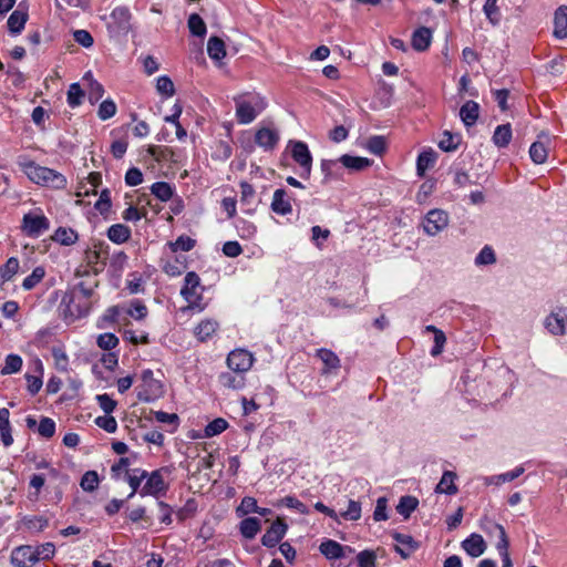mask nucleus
<instances>
[{
  "mask_svg": "<svg viewBox=\"0 0 567 567\" xmlns=\"http://www.w3.org/2000/svg\"><path fill=\"white\" fill-rule=\"evenodd\" d=\"M195 239L189 236L182 235L175 241H169L167 245L172 252L189 251L195 247Z\"/></svg>",
  "mask_w": 567,
  "mask_h": 567,
  "instance_id": "obj_43",
  "label": "nucleus"
},
{
  "mask_svg": "<svg viewBox=\"0 0 567 567\" xmlns=\"http://www.w3.org/2000/svg\"><path fill=\"white\" fill-rule=\"evenodd\" d=\"M280 140L279 131L270 126H261L255 133V143L264 151H272Z\"/></svg>",
  "mask_w": 567,
  "mask_h": 567,
  "instance_id": "obj_10",
  "label": "nucleus"
},
{
  "mask_svg": "<svg viewBox=\"0 0 567 567\" xmlns=\"http://www.w3.org/2000/svg\"><path fill=\"white\" fill-rule=\"evenodd\" d=\"M95 424L106 431L107 433H114L117 430V422L111 415L97 416L95 419Z\"/></svg>",
  "mask_w": 567,
  "mask_h": 567,
  "instance_id": "obj_64",
  "label": "nucleus"
},
{
  "mask_svg": "<svg viewBox=\"0 0 567 567\" xmlns=\"http://www.w3.org/2000/svg\"><path fill=\"white\" fill-rule=\"evenodd\" d=\"M388 518V499L386 497H379L377 499L375 508L373 512V519L375 522H383L386 520Z\"/></svg>",
  "mask_w": 567,
  "mask_h": 567,
  "instance_id": "obj_63",
  "label": "nucleus"
},
{
  "mask_svg": "<svg viewBox=\"0 0 567 567\" xmlns=\"http://www.w3.org/2000/svg\"><path fill=\"white\" fill-rule=\"evenodd\" d=\"M483 11L487 20L493 24L497 25L501 21V11L497 6V0H486L483 7Z\"/></svg>",
  "mask_w": 567,
  "mask_h": 567,
  "instance_id": "obj_49",
  "label": "nucleus"
},
{
  "mask_svg": "<svg viewBox=\"0 0 567 567\" xmlns=\"http://www.w3.org/2000/svg\"><path fill=\"white\" fill-rule=\"evenodd\" d=\"M457 475L453 471H444L440 482L435 487V493L445 495H455L458 488L455 484Z\"/></svg>",
  "mask_w": 567,
  "mask_h": 567,
  "instance_id": "obj_17",
  "label": "nucleus"
},
{
  "mask_svg": "<svg viewBox=\"0 0 567 567\" xmlns=\"http://www.w3.org/2000/svg\"><path fill=\"white\" fill-rule=\"evenodd\" d=\"M37 557L33 546L24 545L13 549L11 563L14 567H34L38 563Z\"/></svg>",
  "mask_w": 567,
  "mask_h": 567,
  "instance_id": "obj_12",
  "label": "nucleus"
},
{
  "mask_svg": "<svg viewBox=\"0 0 567 567\" xmlns=\"http://www.w3.org/2000/svg\"><path fill=\"white\" fill-rule=\"evenodd\" d=\"M35 555L38 556V563L40 560H47L54 556L55 546L52 543H44L37 547H33Z\"/></svg>",
  "mask_w": 567,
  "mask_h": 567,
  "instance_id": "obj_62",
  "label": "nucleus"
},
{
  "mask_svg": "<svg viewBox=\"0 0 567 567\" xmlns=\"http://www.w3.org/2000/svg\"><path fill=\"white\" fill-rule=\"evenodd\" d=\"M207 53L214 61H221L226 56L225 42L218 37H210L207 42Z\"/></svg>",
  "mask_w": 567,
  "mask_h": 567,
  "instance_id": "obj_29",
  "label": "nucleus"
},
{
  "mask_svg": "<svg viewBox=\"0 0 567 567\" xmlns=\"http://www.w3.org/2000/svg\"><path fill=\"white\" fill-rule=\"evenodd\" d=\"M261 529L258 517H246L239 523V533L246 539H254Z\"/></svg>",
  "mask_w": 567,
  "mask_h": 567,
  "instance_id": "obj_25",
  "label": "nucleus"
},
{
  "mask_svg": "<svg viewBox=\"0 0 567 567\" xmlns=\"http://www.w3.org/2000/svg\"><path fill=\"white\" fill-rule=\"evenodd\" d=\"M365 148L374 154L381 156L386 150V140L381 135H373L368 138Z\"/></svg>",
  "mask_w": 567,
  "mask_h": 567,
  "instance_id": "obj_41",
  "label": "nucleus"
},
{
  "mask_svg": "<svg viewBox=\"0 0 567 567\" xmlns=\"http://www.w3.org/2000/svg\"><path fill=\"white\" fill-rule=\"evenodd\" d=\"M462 548L468 556L476 558L485 553L486 544L482 535L473 533L462 542Z\"/></svg>",
  "mask_w": 567,
  "mask_h": 567,
  "instance_id": "obj_14",
  "label": "nucleus"
},
{
  "mask_svg": "<svg viewBox=\"0 0 567 567\" xmlns=\"http://www.w3.org/2000/svg\"><path fill=\"white\" fill-rule=\"evenodd\" d=\"M450 217L447 212L439 208L431 209L422 219L423 231L431 237L441 234L447 228Z\"/></svg>",
  "mask_w": 567,
  "mask_h": 567,
  "instance_id": "obj_8",
  "label": "nucleus"
},
{
  "mask_svg": "<svg viewBox=\"0 0 567 567\" xmlns=\"http://www.w3.org/2000/svg\"><path fill=\"white\" fill-rule=\"evenodd\" d=\"M53 239L64 246L73 245L78 240V234L71 228L59 227Z\"/></svg>",
  "mask_w": 567,
  "mask_h": 567,
  "instance_id": "obj_40",
  "label": "nucleus"
},
{
  "mask_svg": "<svg viewBox=\"0 0 567 567\" xmlns=\"http://www.w3.org/2000/svg\"><path fill=\"white\" fill-rule=\"evenodd\" d=\"M228 427V422L223 417H217L209 422L204 430L205 437L219 435Z\"/></svg>",
  "mask_w": 567,
  "mask_h": 567,
  "instance_id": "obj_48",
  "label": "nucleus"
},
{
  "mask_svg": "<svg viewBox=\"0 0 567 567\" xmlns=\"http://www.w3.org/2000/svg\"><path fill=\"white\" fill-rule=\"evenodd\" d=\"M254 363V355L245 349H235L227 357V365L233 372L246 373Z\"/></svg>",
  "mask_w": 567,
  "mask_h": 567,
  "instance_id": "obj_9",
  "label": "nucleus"
},
{
  "mask_svg": "<svg viewBox=\"0 0 567 567\" xmlns=\"http://www.w3.org/2000/svg\"><path fill=\"white\" fill-rule=\"evenodd\" d=\"M116 110H117V107L113 100H111V99L104 100L99 106L97 116L102 121L109 120L116 114Z\"/></svg>",
  "mask_w": 567,
  "mask_h": 567,
  "instance_id": "obj_58",
  "label": "nucleus"
},
{
  "mask_svg": "<svg viewBox=\"0 0 567 567\" xmlns=\"http://www.w3.org/2000/svg\"><path fill=\"white\" fill-rule=\"evenodd\" d=\"M109 239L117 245L124 244L131 237V229L123 224H114L107 229Z\"/></svg>",
  "mask_w": 567,
  "mask_h": 567,
  "instance_id": "obj_28",
  "label": "nucleus"
},
{
  "mask_svg": "<svg viewBox=\"0 0 567 567\" xmlns=\"http://www.w3.org/2000/svg\"><path fill=\"white\" fill-rule=\"evenodd\" d=\"M236 116L239 123L249 124L256 118L257 113L250 103L243 102L237 105Z\"/></svg>",
  "mask_w": 567,
  "mask_h": 567,
  "instance_id": "obj_37",
  "label": "nucleus"
},
{
  "mask_svg": "<svg viewBox=\"0 0 567 567\" xmlns=\"http://www.w3.org/2000/svg\"><path fill=\"white\" fill-rule=\"evenodd\" d=\"M339 162L343 167L348 168L350 173L361 172L363 168L371 165V161L367 157L351 156L348 154L342 155Z\"/></svg>",
  "mask_w": 567,
  "mask_h": 567,
  "instance_id": "obj_26",
  "label": "nucleus"
},
{
  "mask_svg": "<svg viewBox=\"0 0 567 567\" xmlns=\"http://www.w3.org/2000/svg\"><path fill=\"white\" fill-rule=\"evenodd\" d=\"M140 161L157 177L175 176L184 166V154L168 146L150 145L140 151Z\"/></svg>",
  "mask_w": 567,
  "mask_h": 567,
  "instance_id": "obj_1",
  "label": "nucleus"
},
{
  "mask_svg": "<svg viewBox=\"0 0 567 567\" xmlns=\"http://www.w3.org/2000/svg\"><path fill=\"white\" fill-rule=\"evenodd\" d=\"M435 189V179H426L416 194V202L423 204L432 195Z\"/></svg>",
  "mask_w": 567,
  "mask_h": 567,
  "instance_id": "obj_59",
  "label": "nucleus"
},
{
  "mask_svg": "<svg viewBox=\"0 0 567 567\" xmlns=\"http://www.w3.org/2000/svg\"><path fill=\"white\" fill-rule=\"evenodd\" d=\"M529 156L536 164H543L548 156L547 147L540 142H534L529 147Z\"/></svg>",
  "mask_w": 567,
  "mask_h": 567,
  "instance_id": "obj_51",
  "label": "nucleus"
},
{
  "mask_svg": "<svg viewBox=\"0 0 567 567\" xmlns=\"http://www.w3.org/2000/svg\"><path fill=\"white\" fill-rule=\"evenodd\" d=\"M45 276V269L42 266L35 267L32 272L24 278L22 281V288L24 290L33 289L38 284L42 281Z\"/></svg>",
  "mask_w": 567,
  "mask_h": 567,
  "instance_id": "obj_46",
  "label": "nucleus"
},
{
  "mask_svg": "<svg viewBox=\"0 0 567 567\" xmlns=\"http://www.w3.org/2000/svg\"><path fill=\"white\" fill-rule=\"evenodd\" d=\"M100 483L99 474L95 471H87L83 474L80 486L85 492H94Z\"/></svg>",
  "mask_w": 567,
  "mask_h": 567,
  "instance_id": "obj_52",
  "label": "nucleus"
},
{
  "mask_svg": "<svg viewBox=\"0 0 567 567\" xmlns=\"http://www.w3.org/2000/svg\"><path fill=\"white\" fill-rule=\"evenodd\" d=\"M554 35L557 39L567 38V6H560L555 11Z\"/></svg>",
  "mask_w": 567,
  "mask_h": 567,
  "instance_id": "obj_23",
  "label": "nucleus"
},
{
  "mask_svg": "<svg viewBox=\"0 0 567 567\" xmlns=\"http://www.w3.org/2000/svg\"><path fill=\"white\" fill-rule=\"evenodd\" d=\"M120 311L117 307H110L97 320V328L105 329L116 322Z\"/></svg>",
  "mask_w": 567,
  "mask_h": 567,
  "instance_id": "obj_56",
  "label": "nucleus"
},
{
  "mask_svg": "<svg viewBox=\"0 0 567 567\" xmlns=\"http://www.w3.org/2000/svg\"><path fill=\"white\" fill-rule=\"evenodd\" d=\"M544 327L554 337H563L567 332V307L556 306L544 318Z\"/></svg>",
  "mask_w": 567,
  "mask_h": 567,
  "instance_id": "obj_7",
  "label": "nucleus"
},
{
  "mask_svg": "<svg viewBox=\"0 0 567 567\" xmlns=\"http://www.w3.org/2000/svg\"><path fill=\"white\" fill-rule=\"evenodd\" d=\"M393 539L400 545L395 546V551L403 558H408L417 548V543L410 535L395 533Z\"/></svg>",
  "mask_w": 567,
  "mask_h": 567,
  "instance_id": "obj_18",
  "label": "nucleus"
},
{
  "mask_svg": "<svg viewBox=\"0 0 567 567\" xmlns=\"http://www.w3.org/2000/svg\"><path fill=\"white\" fill-rule=\"evenodd\" d=\"M359 567H375L377 555L373 550L364 549L357 555Z\"/></svg>",
  "mask_w": 567,
  "mask_h": 567,
  "instance_id": "obj_60",
  "label": "nucleus"
},
{
  "mask_svg": "<svg viewBox=\"0 0 567 567\" xmlns=\"http://www.w3.org/2000/svg\"><path fill=\"white\" fill-rule=\"evenodd\" d=\"M419 499L411 495L402 496L396 505V512L404 518H409L416 509Z\"/></svg>",
  "mask_w": 567,
  "mask_h": 567,
  "instance_id": "obj_34",
  "label": "nucleus"
},
{
  "mask_svg": "<svg viewBox=\"0 0 567 567\" xmlns=\"http://www.w3.org/2000/svg\"><path fill=\"white\" fill-rule=\"evenodd\" d=\"M460 116L465 126L474 125L480 116L478 103L472 100L466 101L460 110Z\"/></svg>",
  "mask_w": 567,
  "mask_h": 567,
  "instance_id": "obj_22",
  "label": "nucleus"
},
{
  "mask_svg": "<svg viewBox=\"0 0 567 567\" xmlns=\"http://www.w3.org/2000/svg\"><path fill=\"white\" fill-rule=\"evenodd\" d=\"M271 209L278 215H287L291 213V204L287 193L279 188L272 195Z\"/></svg>",
  "mask_w": 567,
  "mask_h": 567,
  "instance_id": "obj_19",
  "label": "nucleus"
},
{
  "mask_svg": "<svg viewBox=\"0 0 567 567\" xmlns=\"http://www.w3.org/2000/svg\"><path fill=\"white\" fill-rule=\"evenodd\" d=\"M288 525L280 518L276 519L261 537L262 546L272 548L285 537Z\"/></svg>",
  "mask_w": 567,
  "mask_h": 567,
  "instance_id": "obj_11",
  "label": "nucleus"
},
{
  "mask_svg": "<svg viewBox=\"0 0 567 567\" xmlns=\"http://www.w3.org/2000/svg\"><path fill=\"white\" fill-rule=\"evenodd\" d=\"M104 94V87L103 85L97 82L96 80L90 81V87L87 93V99L91 104L97 103Z\"/></svg>",
  "mask_w": 567,
  "mask_h": 567,
  "instance_id": "obj_61",
  "label": "nucleus"
},
{
  "mask_svg": "<svg viewBox=\"0 0 567 567\" xmlns=\"http://www.w3.org/2000/svg\"><path fill=\"white\" fill-rule=\"evenodd\" d=\"M137 389V398L142 402H153L164 395L163 383L154 378L151 369H145L141 373V384Z\"/></svg>",
  "mask_w": 567,
  "mask_h": 567,
  "instance_id": "obj_2",
  "label": "nucleus"
},
{
  "mask_svg": "<svg viewBox=\"0 0 567 567\" xmlns=\"http://www.w3.org/2000/svg\"><path fill=\"white\" fill-rule=\"evenodd\" d=\"M28 21V13L21 10H14L8 19V29L12 34H19L24 29Z\"/></svg>",
  "mask_w": 567,
  "mask_h": 567,
  "instance_id": "obj_30",
  "label": "nucleus"
},
{
  "mask_svg": "<svg viewBox=\"0 0 567 567\" xmlns=\"http://www.w3.org/2000/svg\"><path fill=\"white\" fill-rule=\"evenodd\" d=\"M316 357L323 363L322 374L337 373L340 369V359L333 351L321 348L317 350Z\"/></svg>",
  "mask_w": 567,
  "mask_h": 567,
  "instance_id": "obj_13",
  "label": "nucleus"
},
{
  "mask_svg": "<svg viewBox=\"0 0 567 567\" xmlns=\"http://www.w3.org/2000/svg\"><path fill=\"white\" fill-rule=\"evenodd\" d=\"M84 97V91L81 89L79 83H72L68 90V104L70 107L74 109L82 104V100Z\"/></svg>",
  "mask_w": 567,
  "mask_h": 567,
  "instance_id": "obj_50",
  "label": "nucleus"
},
{
  "mask_svg": "<svg viewBox=\"0 0 567 567\" xmlns=\"http://www.w3.org/2000/svg\"><path fill=\"white\" fill-rule=\"evenodd\" d=\"M287 150L295 164L299 167L301 176H309L312 169V155L308 145L302 141L290 140Z\"/></svg>",
  "mask_w": 567,
  "mask_h": 567,
  "instance_id": "obj_6",
  "label": "nucleus"
},
{
  "mask_svg": "<svg viewBox=\"0 0 567 567\" xmlns=\"http://www.w3.org/2000/svg\"><path fill=\"white\" fill-rule=\"evenodd\" d=\"M218 327H219V324L216 320L205 319V320H202L194 328V334L197 338V340L205 342L213 338V336L216 333Z\"/></svg>",
  "mask_w": 567,
  "mask_h": 567,
  "instance_id": "obj_20",
  "label": "nucleus"
},
{
  "mask_svg": "<svg viewBox=\"0 0 567 567\" xmlns=\"http://www.w3.org/2000/svg\"><path fill=\"white\" fill-rule=\"evenodd\" d=\"M20 262L16 257H10L6 264L0 267V287L12 279V277L18 272Z\"/></svg>",
  "mask_w": 567,
  "mask_h": 567,
  "instance_id": "obj_33",
  "label": "nucleus"
},
{
  "mask_svg": "<svg viewBox=\"0 0 567 567\" xmlns=\"http://www.w3.org/2000/svg\"><path fill=\"white\" fill-rule=\"evenodd\" d=\"M361 503L354 499H348V506L344 512H341L339 515V519L343 518L346 520H359L361 518Z\"/></svg>",
  "mask_w": 567,
  "mask_h": 567,
  "instance_id": "obj_47",
  "label": "nucleus"
},
{
  "mask_svg": "<svg viewBox=\"0 0 567 567\" xmlns=\"http://www.w3.org/2000/svg\"><path fill=\"white\" fill-rule=\"evenodd\" d=\"M187 24H188L189 32L195 37L203 38L207 32L205 21L197 13H192L189 16Z\"/></svg>",
  "mask_w": 567,
  "mask_h": 567,
  "instance_id": "obj_38",
  "label": "nucleus"
},
{
  "mask_svg": "<svg viewBox=\"0 0 567 567\" xmlns=\"http://www.w3.org/2000/svg\"><path fill=\"white\" fill-rule=\"evenodd\" d=\"M156 91L165 99L172 97L175 94V86L171 78L167 75L157 78Z\"/></svg>",
  "mask_w": 567,
  "mask_h": 567,
  "instance_id": "obj_45",
  "label": "nucleus"
},
{
  "mask_svg": "<svg viewBox=\"0 0 567 567\" xmlns=\"http://www.w3.org/2000/svg\"><path fill=\"white\" fill-rule=\"evenodd\" d=\"M37 431L41 436L50 439L55 433V422L51 417L42 416Z\"/></svg>",
  "mask_w": 567,
  "mask_h": 567,
  "instance_id": "obj_57",
  "label": "nucleus"
},
{
  "mask_svg": "<svg viewBox=\"0 0 567 567\" xmlns=\"http://www.w3.org/2000/svg\"><path fill=\"white\" fill-rule=\"evenodd\" d=\"M496 252L491 245H485L474 258V265L476 267L492 266L496 264Z\"/></svg>",
  "mask_w": 567,
  "mask_h": 567,
  "instance_id": "obj_32",
  "label": "nucleus"
},
{
  "mask_svg": "<svg viewBox=\"0 0 567 567\" xmlns=\"http://www.w3.org/2000/svg\"><path fill=\"white\" fill-rule=\"evenodd\" d=\"M118 342V338L112 332L101 333L96 339L97 347L106 351H111L116 348Z\"/></svg>",
  "mask_w": 567,
  "mask_h": 567,
  "instance_id": "obj_53",
  "label": "nucleus"
},
{
  "mask_svg": "<svg viewBox=\"0 0 567 567\" xmlns=\"http://www.w3.org/2000/svg\"><path fill=\"white\" fill-rule=\"evenodd\" d=\"M168 467H161L155 471L148 472V476L145 477V484L140 491L141 497L152 496L159 498L165 496L168 491V484L165 482L164 474H168Z\"/></svg>",
  "mask_w": 567,
  "mask_h": 567,
  "instance_id": "obj_3",
  "label": "nucleus"
},
{
  "mask_svg": "<svg viewBox=\"0 0 567 567\" xmlns=\"http://www.w3.org/2000/svg\"><path fill=\"white\" fill-rule=\"evenodd\" d=\"M204 288L200 286V278L195 271H188L184 278V285L181 295L188 302L192 309L204 310L202 305V292Z\"/></svg>",
  "mask_w": 567,
  "mask_h": 567,
  "instance_id": "obj_4",
  "label": "nucleus"
},
{
  "mask_svg": "<svg viewBox=\"0 0 567 567\" xmlns=\"http://www.w3.org/2000/svg\"><path fill=\"white\" fill-rule=\"evenodd\" d=\"M148 476V472L146 470L136 467L131 468V471H126L125 481L131 487V493L128 494L127 498H132L135 494L140 495L141 491V484L145 480V477Z\"/></svg>",
  "mask_w": 567,
  "mask_h": 567,
  "instance_id": "obj_16",
  "label": "nucleus"
},
{
  "mask_svg": "<svg viewBox=\"0 0 567 567\" xmlns=\"http://www.w3.org/2000/svg\"><path fill=\"white\" fill-rule=\"evenodd\" d=\"M481 527L488 535L497 534L498 542H502L503 539L508 540L504 527L489 518L482 519Z\"/></svg>",
  "mask_w": 567,
  "mask_h": 567,
  "instance_id": "obj_39",
  "label": "nucleus"
},
{
  "mask_svg": "<svg viewBox=\"0 0 567 567\" xmlns=\"http://www.w3.org/2000/svg\"><path fill=\"white\" fill-rule=\"evenodd\" d=\"M54 359L55 368L61 372H66L69 369V358L61 347H53L51 350Z\"/></svg>",
  "mask_w": 567,
  "mask_h": 567,
  "instance_id": "obj_54",
  "label": "nucleus"
},
{
  "mask_svg": "<svg viewBox=\"0 0 567 567\" xmlns=\"http://www.w3.org/2000/svg\"><path fill=\"white\" fill-rule=\"evenodd\" d=\"M512 140L511 124L498 125L493 134V142L498 147H506Z\"/></svg>",
  "mask_w": 567,
  "mask_h": 567,
  "instance_id": "obj_35",
  "label": "nucleus"
},
{
  "mask_svg": "<svg viewBox=\"0 0 567 567\" xmlns=\"http://www.w3.org/2000/svg\"><path fill=\"white\" fill-rule=\"evenodd\" d=\"M431 40H432L431 30L426 27H420L413 32L412 39H411V44L414 50L422 52V51H425L430 47Z\"/></svg>",
  "mask_w": 567,
  "mask_h": 567,
  "instance_id": "obj_21",
  "label": "nucleus"
},
{
  "mask_svg": "<svg viewBox=\"0 0 567 567\" xmlns=\"http://www.w3.org/2000/svg\"><path fill=\"white\" fill-rule=\"evenodd\" d=\"M256 511H258L256 498L246 496L241 499L239 506L236 508V514L238 517H244L250 513H256Z\"/></svg>",
  "mask_w": 567,
  "mask_h": 567,
  "instance_id": "obj_55",
  "label": "nucleus"
},
{
  "mask_svg": "<svg viewBox=\"0 0 567 567\" xmlns=\"http://www.w3.org/2000/svg\"><path fill=\"white\" fill-rule=\"evenodd\" d=\"M219 383L227 389L239 390L245 386V374L240 372H223L218 377Z\"/></svg>",
  "mask_w": 567,
  "mask_h": 567,
  "instance_id": "obj_24",
  "label": "nucleus"
},
{
  "mask_svg": "<svg viewBox=\"0 0 567 567\" xmlns=\"http://www.w3.org/2000/svg\"><path fill=\"white\" fill-rule=\"evenodd\" d=\"M152 194L161 199L162 202H167L173 196V187L165 182H156L151 187Z\"/></svg>",
  "mask_w": 567,
  "mask_h": 567,
  "instance_id": "obj_44",
  "label": "nucleus"
},
{
  "mask_svg": "<svg viewBox=\"0 0 567 567\" xmlns=\"http://www.w3.org/2000/svg\"><path fill=\"white\" fill-rule=\"evenodd\" d=\"M20 228L25 236L38 238L50 228V220L41 209L30 210L23 215Z\"/></svg>",
  "mask_w": 567,
  "mask_h": 567,
  "instance_id": "obj_5",
  "label": "nucleus"
},
{
  "mask_svg": "<svg viewBox=\"0 0 567 567\" xmlns=\"http://www.w3.org/2000/svg\"><path fill=\"white\" fill-rule=\"evenodd\" d=\"M346 549L352 551V549L349 546H342L340 543L332 539H326L319 546L320 553L327 559L330 560H336L344 557Z\"/></svg>",
  "mask_w": 567,
  "mask_h": 567,
  "instance_id": "obj_15",
  "label": "nucleus"
},
{
  "mask_svg": "<svg viewBox=\"0 0 567 567\" xmlns=\"http://www.w3.org/2000/svg\"><path fill=\"white\" fill-rule=\"evenodd\" d=\"M22 368V358L18 354H8L6 357L4 365L1 368V374H13L20 371Z\"/></svg>",
  "mask_w": 567,
  "mask_h": 567,
  "instance_id": "obj_42",
  "label": "nucleus"
},
{
  "mask_svg": "<svg viewBox=\"0 0 567 567\" xmlns=\"http://www.w3.org/2000/svg\"><path fill=\"white\" fill-rule=\"evenodd\" d=\"M437 159V154L432 148L421 152L416 161V172L419 176H423L424 173L434 166Z\"/></svg>",
  "mask_w": 567,
  "mask_h": 567,
  "instance_id": "obj_27",
  "label": "nucleus"
},
{
  "mask_svg": "<svg viewBox=\"0 0 567 567\" xmlns=\"http://www.w3.org/2000/svg\"><path fill=\"white\" fill-rule=\"evenodd\" d=\"M111 18L121 31L130 29L131 12L126 7H116L111 12Z\"/></svg>",
  "mask_w": 567,
  "mask_h": 567,
  "instance_id": "obj_31",
  "label": "nucleus"
},
{
  "mask_svg": "<svg viewBox=\"0 0 567 567\" xmlns=\"http://www.w3.org/2000/svg\"><path fill=\"white\" fill-rule=\"evenodd\" d=\"M462 141L460 134H453L449 131H444L442 138L439 142V147L444 152H454L457 150Z\"/></svg>",
  "mask_w": 567,
  "mask_h": 567,
  "instance_id": "obj_36",
  "label": "nucleus"
}]
</instances>
